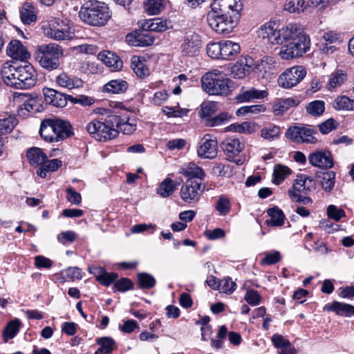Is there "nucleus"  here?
I'll return each mask as SVG.
<instances>
[{
    "label": "nucleus",
    "instance_id": "nucleus-1",
    "mask_svg": "<svg viewBox=\"0 0 354 354\" xmlns=\"http://www.w3.org/2000/svg\"><path fill=\"white\" fill-rule=\"evenodd\" d=\"M258 35L272 44H284L279 55L286 60L302 56L310 47L309 37L296 24L280 27L274 21H268L260 28Z\"/></svg>",
    "mask_w": 354,
    "mask_h": 354
},
{
    "label": "nucleus",
    "instance_id": "nucleus-2",
    "mask_svg": "<svg viewBox=\"0 0 354 354\" xmlns=\"http://www.w3.org/2000/svg\"><path fill=\"white\" fill-rule=\"evenodd\" d=\"M241 9L240 0H214L207 15L208 25L218 34H229L236 26Z\"/></svg>",
    "mask_w": 354,
    "mask_h": 354
},
{
    "label": "nucleus",
    "instance_id": "nucleus-3",
    "mask_svg": "<svg viewBox=\"0 0 354 354\" xmlns=\"http://www.w3.org/2000/svg\"><path fill=\"white\" fill-rule=\"evenodd\" d=\"M4 82L18 89H28L34 86L37 81V73L31 64L18 66L15 63L3 64L1 71Z\"/></svg>",
    "mask_w": 354,
    "mask_h": 354
},
{
    "label": "nucleus",
    "instance_id": "nucleus-4",
    "mask_svg": "<svg viewBox=\"0 0 354 354\" xmlns=\"http://www.w3.org/2000/svg\"><path fill=\"white\" fill-rule=\"evenodd\" d=\"M80 19L91 26H103L111 14L108 6L102 1L89 0L82 4L79 11Z\"/></svg>",
    "mask_w": 354,
    "mask_h": 354
},
{
    "label": "nucleus",
    "instance_id": "nucleus-5",
    "mask_svg": "<svg viewBox=\"0 0 354 354\" xmlns=\"http://www.w3.org/2000/svg\"><path fill=\"white\" fill-rule=\"evenodd\" d=\"M39 133L43 140L48 142H59L73 135L71 123L59 118L44 120L40 125Z\"/></svg>",
    "mask_w": 354,
    "mask_h": 354
},
{
    "label": "nucleus",
    "instance_id": "nucleus-6",
    "mask_svg": "<svg viewBox=\"0 0 354 354\" xmlns=\"http://www.w3.org/2000/svg\"><path fill=\"white\" fill-rule=\"evenodd\" d=\"M203 89L209 95H227L232 91L234 82L222 73H207L201 78Z\"/></svg>",
    "mask_w": 354,
    "mask_h": 354
},
{
    "label": "nucleus",
    "instance_id": "nucleus-7",
    "mask_svg": "<svg viewBox=\"0 0 354 354\" xmlns=\"http://www.w3.org/2000/svg\"><path fill=\"white\" fill-rule=\"evenodd\" d=\"M62 55V49L55 43L41 44L37 47L34 53L35 58L40 66L48 71L59 67V59Z\"/></svg>",
    "mask_w": 354,
    "mask_h": 354
},
{
    "label": "nucleus",
    "instance_id": "nucleus-8",
    "mask_svg": "<svg viewBox=\"0 0 354 354\" xmlns=\"http://www.w3.org/2000/svg\"><path fill=\"white\" fill-rule=\"evenodd\" d=\"M317 129L308 124L293 126L288 129L286 136L296 143L315 144L317 139L315 137Z\"/></svg>",
    "mask_w": 354,
    "mask_h": 354
},
{
    "label": "nucleus",
    "instance_id": "nucleus-9",
    "mask_svg": "<svg viewBox=\"0 0 354 354\" xmlns=\"http://www.w3.org/2000/svg\"><path fill=\"white\" fill-rule=\"evenodd\" d=\"M86 130L93 138L99 141L105 142L118 136L117 129H110L104 121L94 120L86 124Z\"/></svg>",
    "mask_w": 354,
    "mask_h": 354
},
{
    "label": "nucleus",
    "instance_id": "nucleus-10",
    "mask_svg": "<svg viewBox=\"0 0 354 354\" xmlns=\"http://www.w3.org/2000/svg\"><path fill=\"white\" fill-rule=\"evenodd\" d=\"M306 71L302 66H295L286 69L278 78L279 85L290 88L299 84L306 76Z\"/></svg>",
    "mask_w": 354,
    "mask_h": 354
},
{
    "label": "nucleus",
    "instance_id": "nucleus-11",
    "mask_svg": "<svg viewBox=\"0 0 354 354\" xmlns=\"http://www.w3.org/2000/svg\"><path fill=\"white\" fill-rule=\"evenodd\" d=\"M205 187L198 180L188 179L180 189V197L185 203H196L198 201Z\"/></svg>",
    "mask_w": 354,
    "mask_h": 354
},
{
    "label": "nucleus",
    "instance_id": "nucleus-12",
    "mask_svg": "<svg viewBox=\"0 0 354 354\" xmlns=\"http://www.w3.org/2000/svg\"><path fill=\"white\" fill-rule=\"evenodd\" d=\"M221 148L229 161H234L238 165H241L244 160L241 158L234 159L244 149V144L237 138H227L221 143Z\"/></svg>",
    "mask_w": 354,
    "mask_h": 354
},
{
    "label": "nucleus",
    "instance_id": "nucleus-13",
    "mask_svg": "<svg viewBox=\"0 0 354 354\" xmlns=\"http://www.w3.org/2000/svg\"><path fill=\"white\" fill-rule=\"evenodd\" d=\"M218 153V143L216 138L205 135L197 147V154L201 158L214 159Z\"/></svg>",
    "mask_w": 354,
    "mask_h": 354
},
{
    "label": "nucleus",
    "instance_id": "nucleus-14",
    "mask_svg": "<svg viewBox=\"0 0 354 354\" xmlns=\"http://www.w3.org/2000/svg\"><path fill=\"white\" fill-rule=\"evenodd\" d=\"M309 163L322 169H330L334 165L331 153L326 149L317 150L310 153L308 157Z\"/></svg>",
    "mask_w": 354,
    "mask_h": 354
},
{
    "label": "nucleus",
    "instance_id": "nucleus-15",
    "mask_svg": "<svg viewBox=\"0 0 354 354\" xmlns=\"http://www.w3.org/2000/svg\"><path fill=\"white\" fill-rule=\"evenodd\" d=\"M202 43L201 37L193 33L184 37L183 43L181 44V52L186 56L194 57L198 55Z\"/></svg>",
    "mask_w": 354,
    "mask_h": 354
},
{
    "label": "nucleus",
    "instance_id": "nucleus-16",
    "mask_svg": "<svg viewBox=\"0 0 354 354\" xmlns=\"http://www.w3.org/2000/svg\"><path fill=\"white\" fill-rule=\"evenodd\" d=\"M316 189V183L313 178L305 174L297 176L292 185V191L308 195Z\"/></svg>",
    "mask_w": 354,
    "mask_h": 354
},
{
    "label": "nucleus",
    "instance_id": "nucleus-17",
    "mask_svg": "<svg viewBox=\"0 0 354 354\" xmlns=\"http://www.w3.org/2000/svg\"><path fill=\"white\" fill-rule=\"evenodd\" d=\"M127 38L133 46L139 47L151 46L155 41L153 33L147 29H142L140 32H136L134 34L128 35Z\"/></svg>",
    "mask_w": 354,
    "mask_h": 354
},
{
    "label": "nucleus",
    "instance_id": "nucleus-18",
    "mask_svg": "<svg viewBox=\"0 0 354 354\" xmlns=\"http://www.w3.org/2000/svg\"><path fill=\"white\" fill-rule=\"evenodd\" d=\"M6 52L8 55L10 57L21 61H26L30 57L26 48L23 46L19 40L17 39L12 40L9 42Z\"/></svg>",
    "mask_w": 354,
    "mask_h": 354
},
{
    "label": "nucleus",
    "instance_id": "nucleus-19",
    "mask_svg": "<svg viewBox=\"0 0 354 354\" xmlns=\"http://www.w3.org/2000/svg\"><path fill=\"white\" fill-rule=\"evenodd\" d=\"M43 94L47 104L55 107H64L66 106V94L54 88H44Z\"/></svg>",
    "mask_w": 354,
    "mask_h": 354
},
{
    "label": "nucleus",
    "instance_id": "nucleus-20",
    "mask_svg": "<svg viewBox=\"0 0 354 354\" xmlns=\"http://www.w3.org/2000/svg\"><path fill=\"white\" fill-rule=\"evenodd\" d=\"M268 93L265 90H258L255 88L245 89L241 88L240 93L236 96L239 102H247L253 100H261L266 98Z\"/></svg>",
    "mask_w": 354,
    "mask_h": 354
},
{
    "label": "nucleus",
    "instance_id": "nucleus-21",
    "mask_svg": "<svg viewBox=\"0 0 354 354\" xmlns=\"http://www.w3.org/2000/svg\"><path fill=\"white\" fill-rule=\"evenodd\" d=\"M97 58L106 66L110 67L111 71H120L123 66V62L114 53L111 51H102L98 53Z\"/></svg>",
    "mask_w": 354,
    "mask_h": 354
},
{
    "label": "nucleus",
    "instance_id": "nucleus-22",
    "mask_svg": "<svg viewBox=\"0 0 354 354\" xmlns=\"http://www.w3.org/2000/svg\"><path fill=\"white\" fill-rule=\"evenodd\" d=\"M142 29L152 32H164L171 27V21L160 18L153 19L143 22Z\"/></svg>",
    "mask_w": 354,
    "mask_h": 354
},
{
    "label": "nucleus",
    "instance_id": "nucleus-23",
    "mask_svg": "<svg viewBox=\"0 0 354 354\" xmlns=\"http://www.w3.org/2000/svg\"><path fill=\"white\" fill-rule=\"evenodd\" d=\"M56 83L61 87L73 89L83 87V81L78 77H71L66 73H62L56 77Z\"/></svg>",
    "mask_w": 354,
    "mask_h": 354
},
{
    "label": "nucleus",
    "instance_id": "nucleus-24",
    "mask_svg": "<svg viewBox=\"0 0 354 354\" xmlns=\"http://www.w3.org/2000/svg\"><path fill=\"white\" fill-rule=\"evenodd\" d=\"M42 110V105L41 104V99L37 97H28L24 100L21 106H20L18 113L19 115H25L26 111L28 113H37Z\"/></svg>",
    "mask_w": 354,
    "mask_h": 354
},
{
    "label": "nucleus",
    "instance_id": "nucleus-25",
    "mask_svg": "<svg viewBox=\"0 0 354 354\" xmlns=\"http://www.w3.org/2000/svg\"><path fill=\"white\" fill-rule=\"evenodd\" d=\"M315 177L324 191L329 192L333 189L335 182V173L334 171L317 172Z\"/></svg>",
    "mask_w": 354,
    "mask_h": 354
},
{
    "label": "nucleus",
    "instance_id": "nucleus-26",
    "mask_svg": "<svg viewBox=\"0 0 354 354\" xmlns=\"http://www.w3.org/2000/svg\"><path fill=\"white\" fill-rule=\"evenodd\" d=\"M26 156L32 165L41 167L48 158L47 155L39 147H32L29 149L27 151Z\"/></svg>",
    "mask_w": 354,
    "mask_h": 354
},
{
    "label": "nucleus",
    "instance_id": "nucleus-27",
    "mask_svg": "<svg viewBox=\"0 0 354 354\" xmlns=\"http://www.w3.org/2000/svg\"><path fill=\"white\" fill-rule=\"evenodd\" d=\"M128 86V83L123 80H113L104 84L103 91L111 94L124 93Z\"/></svg>",
    "mask_w": 354,
    "mask_h": 354
},
{
    "label": "nucleus",
    "instance_id": "nucleus-28",
    "mask_svg": "<svg viewBox=\"0 0 354 354\" xmlns=\"http://www.w3.org/2000/svg\"><path fill=\"white\" fill-rule=\"evenodd\" d=\"M20 18L24 24L36 21L37 15L34 6L30 2H25L20 10Z\"/></svg>",
    "mask_w": 354,
    "mask_h": 354
},
{
    "label": "nucleus",
    "instance_id": "nucleus-29",
    "mask_svg": "<svg viewBox=\"0 0 354 354\" xmlns=\"http://www.w3.org/2000/svg\"><path fill=\"white\" fill-rule=\"evenodd\" d=\"M268 214L270 217V220L266 221L268 225L270 226H281L284 223L285 215L283 211L278 207L269 208L267 211Z\"/></svg>",
    "mask_w": 354,
    "mask_h": 354
},
{
    "label": "nucleus",
    "instance_id": "nucleus-30",
    "mask_svg": "<svg viewBox=\"0 0 354 354\" xmlns=\"http://www.w3.org/2000/svg\"><path fill=\"white\" fill-rule=\"evenodd\" d=\"M221 50L222 59H230L239 53L241 48L239 44L227 40L221 41Z\"/></svg>",
    "mask_w": 354,
    "mask_h": 354
},
{
    "label": "nucleus",
    "instance_id": "nucleus-31",
    "mask_svg": "<svg viewBox=\"0 0 354 354\" xmlns=\"http://www.w3.org/2000/svg\"><path fill=\"white\" fill-rule=\"evenodd\" d=\"M299 101L297 99L286 98L279 100L274 105V113L276 115L283 114L287 111L290 108L296 106L299 104Z\"/></svg>",
    "mask_w": 354,
    "mask_h": 354
},
{
    "label": "nucleus",
    "instance_id": "nucleus-32",
    "mask_svg": "<svg viewBox=\"0 0 354 354\" xmlns=\"http://www.w3.org/2000/svg\"><path fill=\"white\" fill-rule=\"evenodd\" d=\"M96 343L100 346L95 354H109L113 350L115 341L109 337H102L96 339Z\"/></svg>",
    "mask_w": 354,
    "mask_h": 354
},
{
    "label": "nucleus",
    "instance_id": "nucleus-33",
    "mask_svg": "<svg viewBox=\"0 0 354 354\" xmlns=\"http://www.w3.org/2000/svg\"><path fill=\"white\" fill-rule=\"evenodd\" d=\"M18 124V120L15 116H0V136L5 135L12 132L15 126Z\"/></svg>",
    "mask_w": 354,
    "mask_h": 354
},
{
    "label": "nucleus",
    "instance_id": "nucleus-34",
    "mask_svg": "<svg viewBox=\"0 0 354 354\" xmlns=\"http://www.w3.org/2000/svg\"><path fill=\"white\" fill-rule=\"evenodd\" d=\"M62 161L59 159H53L48 162H45L37 171V174L41 177L46 178L48 172H53L57 171L62 166Z\"/></svg>",
    "mask_w": 354,
    "mask_h": 354
},
{
    "label": "nucleus",
    "instance_id": "nucleus-35",
    "mask_svg": "<svg viewBox=\"0 0 354 354\" xmlns=\"http://www.w3.org/2000/svg\"><path fill=\"white\" fill-rule=\"evenodd\" d=\"M329 309L335 312L338 315H354V306L351 304L334 301L329 307Z\"/></svg>",
    "mask_w": 354,
    "mask_h": 354
},
{
    "label": "nucleus",
    "instance_id": "nucleus-36",
    "mask_svg": "<svg viewBox=\"0 0 354 354\" xmlns=\"http://www.w3.org/2000/svg\"><path fill=\"white\" fill-rule=\"evenodd\" d=\"M21 326V322L18 319L12 320L8 323L3 331V337L5 342L12 339L19 332Z\"/></svg>",
    "mask_w": 354,
    "mask_h": 354
},
{
    "label": "nucleus",
    "instance_id": "nucleus-37",
    "mask_svg": "<svg viewBox=\"0 0 354 354\" xmlns=\"http://www.w3.org/2000/svg\"><path fill=\"white\" fill-rule=\"evenodd\" d=\"M176 183L169 178H165L158 186V194L162 197H167L171 195L176 189Z\"/></svg>",
    "mask_w": 354,
    "mask_h": 354
},
{
    "label": "nucleus",
    "instance_id": "nucleus-38",
    "mask_svg": "<svg viewBox=\"0 0 354 354\" xmlns=\"http://www.w3.org/2000/svg\"><path fill=\"white\" fill-rule=\"evenodd\" d=\"M70 28L64 25L60 28H50L47 35L56 40H64L71 38Z\"/></svg>",
    "mask_w": 354,
    "mask_h": 354
},
{
    "label": "nucleus",
    "instance_id": "nucleus-39",
    "mask_svg": "<svg viewBox=\"0 0 354 354\" xmlns=\"http://www.w3.org/2000/svg\"><path fill=\"white\" fill-rule=\"evenodd\" d=\"M131 67L137 76L145 77L149 73L148 68L139 57L134 56L131 58Z\"/></svg>",
    "mask_w": 354,
    "mask_h": 354
},
{
    "label": "nucleus",
    "instance_id": "nucleus-40",
    "mask_svg": "<svg viewBox=\"0 0 354 354\" xmlns=\"http://www.w3.org/2000/svg\"><path fill=\"white\" fill-rule=\"evenodd\" d=\"M333 106L336 110H354V100L346 96H339L335 99Z\"/></svg>",
    "mask_w": 354,
    "mask_h": 354
},
{
    "label": "nucleus",
    "instance_id": "nucleus-41",
    "mask_svg": "<svg viewBox=\"0 0 354 354\" xmlns=\"http://www.w3.org/2000/svg\"><path fill=\"white\" fill-rule=\"evenodd\" d=\"M182 174L187 176L189 179L198 180L200 182L205 176L204 170L194 164H191Z\"/></svg>",
    "mask_w": 354,
    "mask_h": 354
},
{
    "label": "nucleus",
    "instance_id": "nucleus-42",
    "mask_svg": "<svg viewBox=\"0 0 354 354\" xmlns=\"http://www.w3.org/2000/svg\"><path fill=\"white\" fill-rule=\"evenodd\" d=\"M291 173V170L286 166L276 165L273 171V183L279 185Z\"/></svg>",
    "mask_w": 354,
    "mask_h": 354
},
{
    "label": "nucleus",
    "instance_id": "nucleus-43",
    "mask_svg": "<svg viewBox=\"0 0 354 354\" xmlns=\"http://www.w3.org/2000/svg\"><path fill=\"white\" fill-rule=\"evenodd\" d=\"M155 278L147 272H140L138 274V283L141 289H151L156 285Z\"/></svg>",
    "mask_w": 354,
    "mask_h": 354
},
{
    "label": "nucleus",
    "instance_id": "nucleus-44",
    "mask_svg": "<svg viewBox=\"0 0 354 354\" xmlns=\"http://www.w3.org/2000/svg\"><path fill=\"white\" fill-rule=\"evenodd\" d=\"M218 110V104L215 102H207L201 104V116L204 120L211 118L216 113Z\"/></svg>",
    "mask_w": 354,
    "mask_h": 354
},
{
    "label": "nucleus",
    "instance_id": "nucleus-45",
    "mask_svg": "<svg viewBox=\"0 0 354 354\" xmlns=\"http://www.w3.org/2000/svg\"><path fill=\"white\" fill-rule=\"evenodd\" d=\"M308 113L313 116H320L325 110V103L322 100H314L306 106Z\"/></svg>",
    "mask_w": 354,
    "mask_h": 354
},
{
    "label": "nucleus",
    "instance_id": "nucleus-46",
    "mask_svg": "<svg viewBox=\"0 0 354 354\" xmlns=\"http://www.w3.org/2000/svg\"><path fill=\"white\" fill-rule=\"evenodd\" d=\"M306 8V2L304 0H286L284 4V9L289 12L299 13Z\"/></svg>",
    "mask_w": 354,
    "mask_h": 354
},
{
    "label": "nucleus",
    "instance_id": "nucleus-47",
    "mask_svg": "<svg viewBox=\"0 0 354 354\" xmlns=\"http://www.w3.org/2000/svg\"><path fill=\"white\" fill-rule=\"evenodd\" d=\"M145 10L149 15H158L163 9L162 0H147L144 4Z\"/></svg>",
    "mask_w": 354,
    "mask_h": 354
},
{
    "label": "nucleus",
    "instance_id": "nucleus-48",
    "mask_svg": "<svg viewBox=\"0 0 354 354\" xmlns=\"http://www.w3.org/2000/svg\"><path fill=\"white\" fill-rule=\"evenodd\" d=\"M280 134L281 129L279 127L272 124L263 128L261 131V137L269 140L277 138Z\"/></svg>",
    "mask_w": 354,
    "mask_h": 354
},
{
    "label": "nucleus",
    "instance_id": "nucleus-49",
    "mask_svg": "<svg viewBox=\"0 0 354 354\" xmlns=\"http://www.w3.org/2000/svg\"><path fill=\"white\" fill-rule=\"evenodd\" d=\"M231 116L227 112H222L220 114L205 120V125L207 127L219 126L227 122Z\"/></svg>",
    "mask_w": 354,
    "mask_h": 354
},
{
    "label": "nucleus",
    "instance_id": "nucleus-50",
    "mask_svg": "<svg viewBox=\"0 0 354 354\" xmlns=\"http://www.w3.org/2000/svg\"><path fill=\"white\" fill-rule=\"evenodd\" d=\"M266 110L263 104H255L251 106H244L237 109L236 113L237 115H245L248 114H257L263 112Z\"/></svg>",
    "mask_w": 354,
    "mask_h": 354
},
{
    "label": "nucleus",
    "instance_id": "nucleus-51",
    "mask_svg": "<svg viewBox=\"0 0 354 354\" xmlns=\"http://www.w3.org/2000/svg\"><path fill=\"white\" fill-rule=\"evenodd\" d=\"M272 342L275 347L281 349L280 354L286 353V348L290 347V342L282 335L274 334L272 337Z\"/></svg>",
    "mask_w": 354,
    "mask_h": 354
},
{
    "label": "nucleus",
    "instance_id": "nucleus-52",
    "mask_svg": "<svg viewBox=\"0 0 354 354\" xmlns=\"http://www.w3.org/2000/svg\"><path fill=\"white\" fill-rule=\"evenodd\" d=\"M346 80V74L342 71H338L331 75L329 79V88L340 86Z\"/></svg>",
    "mask_w": 354,
    "mask_h": 354
},
{
    "label": "nucleus",
    "instance_id": "nucleus-53",
    "mask_svg": "<svg viewBox=\"0 0 354 354\" xmlns=\"http://www.w3.org/2000/svg\"><path fill=\"white\" fill-rule=\"evenodd\" d=\"M212 173L217 176H231L233 173V168L230 165L222 163L216 164L212 168Z\"/></svg>",
    "mask_w": 354,
    "mask_h": 354
},
{
    "label": "nucleus",
    "instance_id": "nucleus-54",
    "mask_svg": "<svg viewBox=\"0 0 354 354\" xmlns=\"http://www.w3.org/2000/svg\"><path fill=\"white\" fill-rule=\"evenodd\" d=\"M124 118H126L127 121H122L119 129H117L118 135L120 132L123 134L130 135L136 130V124L133 122H129V116L127 114L124 115Z\"/></svg>",
    "mask_w": 354,
    "mask_h": 354
},
{
    "label": "nucleus",
    "instance_id": "nucleus-55",
    "mask_svg": "<svg viewBox=\"0 0 354 354\" xmlns=\"http://www.w3.org/2000/svg\"><path fill=\"white\" fill-rule=\"evenodd\" d=\"M122 121H127L126 118H124V115H108L105 120L104 122L107 125L109 129H119L120 126L121 125V122H123Z\"/></svg>",
    "mask_w": 354,
    "mask_h": 354
},
{
    "label": "nucleus",
    "instance_id": "nucleus-56",
    "mask_svg": "<svg viewBox=\"0 0 354 354\" xmlns=\"http://www.w3.org/2000/svg\"><path fill=\"white\" fill-rule=\"evenodd\" d=\"M216 209L222 216L227 214L231 209L229 198L223 196H220L216 202Z\"/></svg>",
    "mask_w": 354,
    "mask_h": 354
},
{
    "label": "nucleus",
    "instance_id": "nucleus-57",
    "mask_svg": "<svg viewBox=\"0 0 354 354\" xmlns=\"http://www.w3.org/2000/svg\"><path fill=\"white\" fill-rule=\"evenodd\" d=\"M206 50L209 57L213 59H222L221 41L209 43Z\"/></svg>",
    "mask_w": 354,
    "mask_h": 354
},
{
    "label": "nucleus",
    "instance_id": "nucleus-58",
    "mask_svg": "<svg viewBox=\"0 0 354 354\" xmlns=\"http://www.w3.org/2000/svg\"><path fill=\"white\" fill-rule=\"evenodd\" d=\"M281 259V256L279 251L266 252L264 258L261 261V264L263 266L274 265L280 261Z\"/></svg>",
    "mask_w": 354,
    "mask_h": 354
},
{
    "label": "nucleus",
    "instance_id": "nucleus-59",
    "mask_svg": "<svg viewBox=\"0 0 354 354\" xmlns=\"http://www.w3.org/2000/svg\"><path fill=\"white\" fill-rule=\"evenodd\" d=\"M338 122L333 118H329L318 125L319 131L322 134H327L338 127Z\"/></svg>",
    "mask_w": 354,
    "mask_h": 354
},
{
    "label": "nucleus",
    "instance_id": "nucleus-60",
    "mask_svg": "<svg viewBox=\"0 0 354 354\" xmlns=\"http://www.w3.org/2000/svg\"><path fill=\"white\" fill-rule=\"evenodd\" d=\"M66 280H75L82 279V270L77 267H70L62 272Z\"/></svg>",
    "mask_w": 354,
    "mask_h": 354
},
{
    "label": "nucleus",
    "instance_id": "nucleus-61",
    "mask_svg": "<svg viewBox=\"0 0 354 354\" xmlns=\"http://www.w3.org/2000/svg\"><path fill=\"white\" fill-rule=\"evenodd\" d=\"M327 215L328 218L335 221H339L342 218L346 216L345 212L341 208H337L334 205H330L327 207Z\"/></svg>",
    "mask_w": 354,
    "mask_h": 354
},
{
    "label": "nucleus",
    "instance_id": "nucleus-62",
    "mask_svg": "<svg viewBox=\"0 0 354 354\" xmlns=\"http://www.w3.org/2000/svg\"><path fill=\"white\" fill-rule=\"evenodd\" d=\"M133 283L128 278H122L114 283L113 288L118 291L125 292L132 289Z\"/></svg>",
    "mask_w": 354,
    "mask_h": 354
},
{
    "label": "nucleus",
    "instance_id": "nucleus-63",
    "mask_svg": "<svg viewBox=\"0 0 354 354\" xmlns=\"http://www.w3.org/2000/svg\"><path fill=\"white\" fill-rule=\"evenodd\" d=\"M244 299L251 306H257L261 301V296L257 290L249 289L244 296Z\"/></svg>",
    "mask_w": 354,
    "mask_h": 354
},
{
    "label": "nucleus",
    "instance_id": "nucleus-64",
    "mask_svg": "<svg viewBox=\"0 0 354 354\" xmlns=\"http://www.w3.org/2000/svg\"><path fill=\"white\" fill-rule=\"evenodd\" d=\"M227 335V327L223 325L220 326L218 329V332L217 333V337L220 339H212L211 340V344L213 347H215L216 348H220L223 346V339H225Z\"/></svg>",
    "mask_w": 354,
    "mask_h": 354
}]
</instances>
